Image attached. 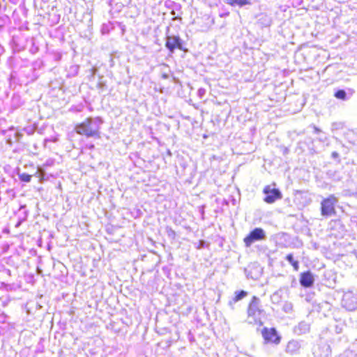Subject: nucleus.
<instances>
[{
  "mask_svg": "<svg viewBox=\"0 0 357 357\" xmlns=\"http://www.w3.org/2000/svg\"><path fill=\"white\" fill-rule=\"evenodd\" d=\"M103 123L101 117H89L83 122L76 125V132L86 137L100 138V128Z\"/></svg>",
  "mask_w": 357,
  "mask_h": 357,
  "instance_id": "nucleus-1",
  "label": "nucleus"
},
{
  "mask_svg": "<svg viewBox=\"0 0 357 357\" xmlns=\"http://www.w3.org/2000/svg\"><path fill=\"white\" fill-rule=\"evenodd\" d=\"M247 313L248 323L259 324V326L263 325L262 320L267 317L261 300L256 296L252 297L248 307Z\"/></svg>",
  "mask_w": 357,
  "mask_h": 357,
  "instance_id": "nucleus-2",
  "label": "nucleus"
},
{
  "mask_svg": "<svg viewBox=\"0 0 357 357\" xmlns=\"http://www.w3.org/2000/svg\"><path fill=\"white\" fill-rule=\"evenodd\" d=\"M338 199L334 195H330L321 202V214L324 217H331L336 214L335 205Z\"/></svg>",
  "mask_w": 357,
  "mask_h": 357,
  "instance_id": "nucleus-3",
  "label": "nucleus"
},
{
  "mask_svg": "<svg viewBox=\"0 0 357 357\" xmlns=\"http://www.w3.org/2000/svg\"><path fill=\"white\" fill-rule=\"evenodd\" d=\"M266 238L265 231L260 227L252 229L243 239L246 248H250L254 243Z\"/></svg>",
  "mask_w": 357,
  "mask_h": 357,
  "instance_id": "nucleus-4",
  "label": "nucleus"
},
{
  "mask_svg": "<svg viewBox=\"0 0 357 357\" xmlns=\"http://www.w3.org/2000/svg\"><path fill=\"white\" fill-rule=\"evenodd\" d=\"M273 187L270 185H266L263 190V192L265 195L264 201L267 204H273L282 197L280 190L275 187V184L273 183Z\"/></svg>",
  "mask_w": 357,
  "mask_h": 357,
  "instance_id": "nucleus-5",
  "label": "nucleus"
},
{
  "mask_svg": "<svg viewBox=\"0 0 357 357\" xmlns=\"http://www.w3.org/2000/svg\"><path fill=\"white\" fill-rule=\"evenodd\" d=\"M261 335L266 343L278 344L280 342L281 337L275 328H268L264 327L262 329Z\"/></svg>",
  "mask_w": 357,
  "mask_h": 357,
  "instance_id": "nucleus-6",
  "label": "nucleus"
},
{
  "mask_svg": "<svg viewBox=\"0 0 357 357\" xmlns=\"http://www.w3.org/2000/svg\"><path fill=\"white\" fill-rule=\"evenodd\" d=\"M183 41L178 36H167L165 47L170 53H174L176 49L182 50Z\"/></svg>",
  "mask_w": 357,
  "mask_h": 357,
  "instance_id": "nucleus-7",
  "label": "nucleus"
},
{
  "mask_svg": "<svg viewBox=\"0 0 357 357\" xmlns=\"http://www.w3.org/2000/svg\"><path fill=\"white\" fill-rule=\"evenodd\" d=\"M342 306L348 311H354L357 309V296L352 292H347L343 295Z\"/></svg>",
  "mask_w": 357,
  "mask_h": 357,
  "instance_id": "nucleus-8",
  "label": "nucleus"
},
{
  "mask_svg": "<svg viewBox=\"0 0 357 357\" xmlns=\"http://www.w3.org/2000/svg\"><path fill=\"white\" fill-rule=\"evenodd\" d=\"M299 282L304 288H310L314 285V277L310 271L303 272L300 274Z\"/></svg>",
  "mask_w": 357,
  "mask_h": 357,
  "instance_id": "nucleus-9",
  "label": "nucleus"
},
{
  "mask_svg": "<svg viewBox=\"0 0 357 357\" xmlns=\"http://www.w3.org/2000/svg\"><path fill=\"white\" fill-rule=\"evenodd\" d=\"M354 90L350 88L347 89H335L334 97L342 101H347L353 96Z\"/></svg>",
  "mask_w": 357,
  "mask_h": 357,
  "instance_id": "nucleus-10",
  "label": "nucleus"
},
{
  "mask_svg": "<svg viewBox=\"0 0 357 357\" xmlns=\"http://www.w3.org/2000/svg\"><path fill=\"white\" fill-rule=\"evenodd\" d=\"M314 293H310L306 294L305 300L307 303H312L313 310H316L317 312H321V309L324 307V305L329 306L330 304L324 301L322 303H317V301L314 300Z\"/></svg>",
  "mask_w": 357,
  "mask_h": 357,
  "instance_id": "nucleus-11",
  "label": "nucleus"
},
{
  "mask_svg": "<svg viewBox=\"0 0 357 357\" xmlns=\"http://www.w3.org/2000/svg\"><path fill=\"white\" fill-rule=\"evenodd\" d=\"M261 273V268L259 266H250L248 268L245 269V273L248 278L252 280H257Z\"/></svg>",
  "mask_w": 357,
  "mask_h": 357,
  "instance_id": "nucleus-12",
  "label": "nucleus"
},
{
  "mask_svg": "<svg viewBox=\"0 0 357 357\" xmlns=\"http://www.w3.org/2000/svg\"><path fill=\"white\" fill-rule=\"evenodd\" d=\"M301 347V342L298 340H290L286 347V351L290 354H296L299 352Z\"/></svg>",
  "mask_w": 357,
  "mask_h": 357,
  "instance_id": "nucleus-13",
  "label": "nucleus"
},
{
  "mask_svg": "<svg viewBox=\"0 0 357 357\" xmlns=\"http://www.w3.org/2000/svg\"><path fill=\"white\" fill-rule=\"evenodd\" d=\"M310 330V325L307 322L303 321L298 323L294 328V333L298 335L307 333Z\"/></svg>",
  "mask_w": 357,
  "mask_h": 357,
  "instance_id": "nucleus-14",
  "label": "nucleus"
},
{
  "mask_svg": "<svg viewBox=\"0 0 357 357\" xmlns=\"http://www.w3.org/2000/svg\"><path fill=\"white\" fill-rule=\"evenodd\" d=\"M248 295V292L244 290L236 291L234 296L229 301V305L234 309V304L241 301Z\"/></svg>",
  "mask_w": 357,
  "mask_h": 357,
  "instance_id": "nucleus-15",
  "label": "nucleus"
},
{
  "mask_svg": "<svg viewBox=\"0 0 357 357\" xmlns=\"http://www.w3.org/2000/svg\"><path fill=\"white\" fill-rule=\"evenodd\" d=\"M328 178L331 179L335 182L340 181L342 179V176L339 170L330 169L326 172Z\"/></svg>",
  "mask_w": 357,
  "mask_h": 357,
  "instance_id": "nucleus-16",
  "label": "nucleus"
},
{
  "mask_svg": "<svg viewBox=\"0 0 357 357\" xmlns=\"http://www.w3.org/2000/svg\"><path fill=\"white\" fill-rule=\"evenodd\" d=\"M28 215H29V211L26 209V206L25 204L21 205L20 208H19V211H18V216H19L18 218H19V220H18V222H17V225H19L22 222H23L25 220H26V219L28 218Z\"/></svg>",
  "mask_w": 357,
  "mask_h": 357,
  "instance_id": "nucleus-17",
  "label": "nucleus"
},
{
  "mask_svg": "<svg viewBox=\"0 0 357 357\" xmlns=\"http://www.w3.org/2000/svg\"><path fill=\"white\" fill-rule=\"evenodd\" d=\"M283 298V291L280 288L278 290L275 291L271 296V301L273 304L278 305L280 303Z\"/></svg>",
  "mask_w": 357,
  "mask_h": 357,
  "instance_id": "nucleus-18",
  "label": "nucleus"
},
{
  "mask_svg": "<svg viewBox=\"0 0 357 357\" xmlns=\"http://www.w3.org/2000/svg\"><path fill=\"white\" fill-rule=\"evenodd\" d=\"M285 259L293 266L295 271H298L300 268L299 261L295 259L293 253H289L286 255Z\"/></svg>",
  "mask_w": 357,
  "mask_h": 357,
  "instance_id": "nucleus-19",
  "label": "nucleus"
},
{
  "mask_svg": "<svg viewBox=\"0 0 357 357\" xmlns=\"http://www.w3.org/2000/svg\"><path fill=\"white\" fill-rule=\"evenodd\" d=\"M225 2L230 6H238L239 7L250 5L252 3L250 0H225Z\"/></svg>",
  "mask_w": 357,
  "mask_h": 357,
  "instance_id": "nucleus-20",
  "label": "nucleus"
},
{
  "mask_svg": "<svg viewBox=\"0 0 357 357\" xmlns=\"http://www.w3.org/2000/svg\"><path fill=\"white\" fill-rule=\"evenodd\" d=\"M16 171H17V174L18 175L20 180L22 182L29 183L31 181V177H32L31 175L26 174V173H20V168H17Z\"/></svg>",
  "mask_w": 357,
  "mask_h": 357,
  "instance_id": "nucleus-21",
  "label": "nucleus"
},
{
  "mask_svg": "<svg viewBox=\"0 0 357 357\" xmlns=\"http://www.w3.org/2000/svg\"><path fill=\"white\" fill-rule=\"evenodd\" d=\"M79 70V65H72L69 67L68 70V76L70 77H75L76 76Z\"/></svg>",
  "mask_w": 357,
  "mask_h": 357,
  "instance_id": "nucleus-22",
  "label": "nucleus"
},
{
  "mask_svg": "<svg viewBox=\"0 0 357 357\" xmlns=\"http://www.w3.org/2000/svg\"><path fill=\"white\" fill-rule=\"evenodd\" d=\"M339 357H357V352L353 349H347Z\"/></svg>",
  "mask_w": 357,
  "mask_h": 357,
  "instance_id": "nucleus-23",
  "label": "nucleus"
},
{
  "mask_svg": "<svg viewBox=\"0 0 357 357\" xmlns=\"http://www.w3.org/2000/svg\"><path fill=\"white\" fill-rule=\"evenodd\" d=\"M293 304L289 301H285L282 305V310L285 313H291L293 312Z\"/></svg>",
  "mask_w": 357,
  "mask_h": 357,
  "instance_id": "nucleus-24",
  "label": "nucleus"
},
{
  "mask_svg": "<svg viewBox=\"0 0 357 357\" xmlns=\"http://www.w3.org/2000/svg\"><path fill=\"white\" fill-rule=\"evenodd\" d=\"M97 88L101 91H105L107 89V85L106 82L102 80V77L99 78V81L97 84Z\"/></svg>",
  "mask_w": 357,
  "mask_h": 357,
  "instance_id": "nucleus-25",
  "label": "nucleus"
},
{
  "mask_svg": "<svg viewBox=\"0 0 357 357\" xmlns=\"http://www.w3.org/2000/svg\"><path fill=\"white\" fill-rule=\"evenodd\" d=\"M259 23H261L264 26H268L271 25V20L269 17H268L266 15H262L259 19Z\"/></svg>",
  "mask_w": 357,
  "mask_h": 357,
  "instance_id": "nucleus-26",
  "label": "nucleus"
},
{
  "mask_svg": "<svg viewBox=\"0 0 357 357\" xmlns=\"http://www.w3.org/2000/svg\"><path fill=\"white\" fill-rule=\"evenodd\" d=\"M23 130L28 135H31L35 132L36 127L34 126H28L24 128Z\"/></svg>",
  "mask_w": 357,
  "mask_h": 357,
  "instance_id": "nucleus-27",
  "label": "nucleus"
},
{
  "mask_svg": "<svg viewBox=\"0 0 357 357\" xmlns=\"http://www.w3.org/2000/svg\"><path fill=\"white\" fill-rule=\"evenodd\" d=\"M166 233L168 236L169 238H172V239H174L175 237H176V232L174 229H172V227H166Z\"/></svg>",
  "mask_w": 357,
  "mask_h": 357,
  "instance_id": "nucleus-28",
  "label": "nucleus"
},
{
  "mask_svg": "<svg viewBox=\"0 0 357 357\" xmlns=\"http://www.w3.org/2000/svg\"><path fill=\"white\" fill-rule=\"evenodd\" d=\"M345 325L343 323H340L338 324H336L335 326V332L337 333V334H340V333H342L343 332V330H344V328Z\"/></svg>",
  "mask_w": 357,
  "mask_h": 357,
  "instance_id": "nucleus-29",
  "label": "nucleus"
},
{
  "mask_svg": "<svg viewBox=\"0 0 357 357\" xmlns=\"http://www.w3.org/2000/svg\"><path fill=\"white\" fill-rule=\"evenodd\" d=\"M323 349H324L323 353L320 354L319 355L320 357H327L329 355V353H330V350H329L330 347H329V345L324 344L323 346Z\"/></svg>",
  "mask_w": 357,
  "mask_h": 357,
  "instance_id": "nucleus-30",
  "label": "nucleus"
},
{
  "mask_svg": "<svg viewBox=\"0 0 357 357\" xmlns=\"http://www.w3.org/2000/svg\"><path fill=\"white\" fill-rule=\"evenodd\" d=\"M170 3L174 5V9L171 11L170 14L172 15L175 16L176 14V10H180L181 8V6L179 3H174L172 1H171Z\"/></svg>",
  "mask_w": 357,
  "mask_h": 357,
  "instance_id": "nucleus-31",
  "label": "nucleus"
},
{
  "mask_svg": "<svg viewBox=\"0 0 357 357\" xmlns=\"http://www.w3.org/2000/svg\"><path fill=\"white\" fill-rule=\"evenodd\" d=\"M278 149H280L282 155L284 156L289 153V149L287 146H284V145L279 146Z\"/></svg>",
  "mask_w": 357,
  "mask_h": 357,
  "instance_id": "nucleus-32",
  "label": "nucleus"
},
{
  "mask_svg": "<svg viewBox=\"0 0 357 357\" xmlns=\"http://www.w3.org/2000/svg\"><path fill=\"white\" fill-rule=\"evenodd\" d=\"M206 89H204V88H199L197 91V96H199V98H203L204 97V96L206 95Z\"/></svg>",
  "mask_w": 357,
  "mask_h": 357,
  "instance_id": "nucleus-33",
  "label": "nucleus"
},
{
  "mask_svg": "<svg viewBox=\"0 0 357 357\" xmlns=\"http://www.w3.org/2000/svg\"><path fill=\"white\" fill-rule=\"evenodd\" d=\"M204 209H205V205H202V206H200L199 207V213L201 215V218L203 220L205 219V211H204Z\"/></svg>",
  "mask_w": 357,
  "mask_h": 357,
  "instance_id": "nucleus-34",
  "label": "nucleus"
},
{
  "mask_svg": "<svg viewBox=\"0 0 357 357\" xmlns=\"http://www.w3.org/2000/svg\"><path fill=\"white\" fill-rule=\"evenodd\" d=\"M6 193L11 198L13 199L15 197V192L13 189H7Z\"/></svg>",
  "mask_w": 357,
  "mask_h": 357,
  "instance_id": "nucleus-35",
  "label": "nucleus"
},
{
  "mask_svg": "<svg viewBox=\"0 0 357 357\" xmlns=\"http://www.w3.org/2000/svg\"><path fill=\"white\" fill-rule=\"evenodd\" d=\"M331 157H332L333 159H339V158H340V155H339V153H338L337 151H333V152L331 153Z\"/></svg>",
  "mask_w": 357,
  "mask_h": 357,
  "instance_id": "nucleus-36",
  "label": "nucleus"
},
{
  "mask_svg": "<svg viewBox=\"0 0 357 357\" xmlns=\"http://www.w3.org/2000/svg\"><path fill=\"white\" fill-rule=\"evenodd\" d=\"M22 134L21 132H17L15 134V137L16 138L17 141H20V139L22 137Z\"/></svg>",
  "mask_w": 357,
  "mask_h": 357,
  "instance_id": "nucleus-37",
  "label": "nucleus"
},
{
  "mask_svg": "<svg viewBox=\"0 0 357 357\" xmlns=\"http://www.w3.org/2000/svg\"><path fill=\"white\" fill-rule=\"evenodd\" d=\"M313 129H314V133L315 134H319V132H321V130L316 127L315 126H313Z\"/></svg>",
  "mask_w": 357,
  "mask_h": 357,
  "instance_id": "nucleus-38",
  "label": "nucleus"
},
{
  "mask_svg": "<svg viewBox=\"0 0 357 357\" xmlns=\"http://www.w3.org/2000/svg\"><path fill=\"white\" fill-rule=\"evenodd\" d=\"M204 244H205L204 241H203V240L199 241V245L198 248H204Z\"/></svg>",
  "mask_w": 357,
  "mask_h": 357,
  "instance_id": "nucleus-39",
  "label": "nucleus"
},
{
  "mask_svg": "<svg viewBox=\"0 0 357 357\" xmlns=\"http://www.w3.org/2000/svg\"><path fill=\"white\" fill-rule=\"evenodd\" d=\"M176 20H181L182 18L181 17H178V16H175L174 17L172 18L173 21Z\"/></svg>",
  "mask_w": 357,
  "mask_h": 357,
  "instance_id": "nucleus-40",
  "label": "nucleus"
},
{
  "mask_svg": "<svg viewBox=\"0 0 357 357\" xmlns=\"http://www.w3.org/2000/svg\"><path fill=\"white\" fill-rule=\"evenodd\" d=\"M12 3L16 4L17 3L19 0H9Z\"/></svg>",
  "mask_w": 357,
  "mask_h": 357,
  "instance_id": "nucleus-41",
  "label": "nucleus"
},
{
  "mask_svg": "<svg viewBox=\"0 0 357 357\" xmlns=\"http://www.w3.org/2000/svg\"><path fill=\"white\" fill-rule=\"evenodd\" d=\"M227 15H229V13H222V14H220V16L221 17H225V16H227Z\"/></svg>",
  "mask_w": 357,
  "mask_h": 357,
  "instance_id": "nucleus-42",
  "label": "nucleus"
},
{
  "mask_svg": "<svg viewBox=\"0 0 357 357\" xmlns=\"http://www.w3.org/2000/svg\"><path fill=\"white\" fill-rule=\"evenodd\" d=\"M162 77L163 79H167L169 77V75L167 74H162Z\"/></svg>",
  "mask_w": 357,
  "mask_h": 357,
  "instance_id": "nucleus-43",
  "label": "nucleus"
},
{
  "mask_svg": "<svg viewBox=\"0 0 357 357\" xmlns=\"http://www.w3.org/2000/svg\"><path fill=\"white\" fill-rule=\"evenodd\" d=\"M61 58V55L59 54L56 56V60H59Z\"/></svg>",
  "mask_w": 357,
  "mask_h": 357,
  "instance_id": "nucleus-44",
  "label": "nucleus"
},
{
  "mask_svg": "<svg viewBox=\"0 0 357 357\" xmlns=\"http://www.w3.org/2000/svg\"><path fill=\"white\" fill-rule=\"evenodd\" d=\"M15 77H14V75L13 73H11L10 75V77H9V79L11 80L12 79H13Z\"/></svg>",
  "mask_w": 357,
  "mask_h": 357,
  "instance_id": "nucleus-45",
  "label": "nucleus"
},
{
  "mask_svg": "<svg viewBox=\"0 0 357 357\" xmlns=\"http://www.w3.org/2000/svg\"><path fill=\"white\" fill-rule=\"evenodd\" d=\"M6 273L8 275H10V271L9 269H6Z\"/></svg>",
  "mask_w": 357,
  "mask_h": 357,
  "instance_id": "nucleus-46",
  "label": "nucleus"
},
{
  "mask_svg": "<svg viewBox=\"0 0 357 357\" xmlns=\"http://www.w3.org/2000/svg\"><path fill=\"white\" fill-rule=\"evenodd\" d=\"M37 50H38V48H36V50H35V48H33V49L31 50V52H35Z\"/></svg>",
  "mask_w": 357,
  "mask_h": 357,
  "instance_id": "nucleus-47",
  "label": "nucleus"
},
{
  "mask_svg": "<svg viewBox=\"0 0 357 357\" xmlns=\"http://www.w3.org/2000/svg\"><path fill=\"white\" fill-rule=\"evenodd\" d=\"M37 50H38V48H36V50H35V48H33V49L31 50V52H35Z\"/></svg>",
  "mask_w": 357,
  "mask_h": 357,
  "instance_id": "nucleus-48",
  "label": "nucleus"
},
{
  "mask_svg": "<svg viewBox=\"0 0 357 357\" xmlns=\"http://www.w3.org/2000/svg\"><path fill=\"white\" fill-rule=\"evenodd\" d=\"M89 149H94V145H93V144H91V145L89 146Z\"/></svg>",
  "mask_w": 357,
  "mask_h": 357,
  "instance_id": "nucleus-49",
  "label": "nucleus"
},
{
  "mask_svg": "<svg viewBox=\"0 0 357 357\" xmlns=\"http://www.w3.org/2000/svg\"><path fill=\"white\" fill-rule=\"evenodd\" d=\"M317 351L316 350H314V352H313V354H314V355H316V354H317Z\"/></svg>",
  "mask_w": 357,
  "mask_h": 357,
  "instance_id": "nucleus-50",
  "label": "nucleus"
},
{
  "mask_svg": "<svg viewBox=\"0 0 357 357\" xmlns=\"http://www.w3.org/2000/svg\"><path fill=\"white\" fill-rule=\"evenodd\" d=\"M3 183H6L5 178L2 179Z\"/></svg>",
  "mask_w": 357,
  "mask_h": 357,
  "instance_id": "nucleus-51",
  "label": "nucleus"
},
{
  "mask_svg": "<svg viewBox=\"0 0 357 357\" xmlns=\"http://www.w3.org/2000/svg\"><path fill=\"white\" fill-rule=\"evenodd\" d=\"M167 154L171 155V152L169 151H168Z\"/></svg>",
  "mask_w": 357,
  "mask_h": 357,
  "instance_id": "nucleus-52",
  "label": "nucleus"
}]
</instances>
